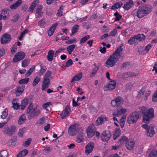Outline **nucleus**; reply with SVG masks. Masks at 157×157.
Wrapping results in <instances>:
<instances>
[{"label":"nucleus","instance_id":"de8ad7c7","mask_svg":"<svg viewBox=\"0 0 157 157\" xmlns=\"http://www.w3.org/2000/svg\"><path fill=\"white\" fill-rule=\"evenodd\" d=\"M145 90L144 88H142L138 92V95L137 96V98H140L144 94Z\"/></svg>","mask_w":157,"mask_h":157},{"label":"nucleus","instance_id":"052dcab7","mask_svg":"<svg viewBox=\"0 0 157 157\" xmlns=\"http://www.w3.org/2000/svg\"><path fill=\"white\" fill-rule=\"evenodd\" d=\"M46 22L44 19H42L38 22L39 25H40V26H43L45 24Z\"/></svg>","mask_w":157,"mask_h":157},{"label":"nucleus","instance_id":"0eeeda50","mask_svg":"<svg viewBox=\"0 0 157 157\" xmlns=\"http://www.w3.org/2000/svg\"><path fill=\"white\" fill-rule=\"evenodd\" d=\"M16 128L14 126H12L9 127L6 126L3 128L4 132L9 136H11L13 134L15 131Z\"/></svg>","mask_w":157,"mask_h":157},{"label":"nucleus","instance_id":"3c124183","mask_svg":"<svg viewBox=\"0 0 157 157\" xmlns=\"http://www.w3.org/2000/svg\"><path fill=\"white\" fill-rule=\"evenodd\" d=\"M29 62V60L27 59H25L22 62V66L24 67L28 65Z\"/></svg>","mask_w":157,"mask_h":157},{"label":"nucleus","instance_id":"680f3d73","mask_svg":"<svg viewBox=\"0 0 157 157\" xmlns=\"http://www.w3.org/2000/svg\"><path fill=\"white\" fill-rule=\"evenodd\" d=\"M73 63L72 60L71 59H69L66 62L65 66L67 67H69Z\"/></svg>","mask_w":157,"mask_h":157},{"label":"nucleus","instance_id":"2eb2a0df","mask_svg":"<svg viewBox=\"0 0 157 157\" xmlns=\"http://www.w3.org/2000/svg\"><path fill=\"white\" fill-rule=\"evenodd\" d=\"M116 85V81L115 80L109 82L108 85L105 86L106 90H113L115 88Z\"/></svg>","mask_w":157,"mask_h":157},{"label":"nucleus","instance_id":"9b49d317","mask_svg":"<svg viewBox=\"0 0 157 157\" xmlns=\"http://www.w3.org/2000/svg\"><path fill=\"white\" fill-rule=\"evenodd\" d=\"M133 12L134 15L137 16L139 18H141L147 15L142 8L135 9Z\"/></svg>","mask_w":157,"mask_h":157},{"label":"nucleus","instance_id":"6ab92c4d","mask_svg":"<svg viewBox=\"0 0 157 157\" xmlns=\"http://www.w3.org/2000/svg\"><path fill=\"white\" fill-rule=\"evenodd\" d=\"M58 25V23H56L53 25L49 29L48 31V35L49 36H52L54 33L55 30L56 26Z\"/></svg>","mask_w":157,"mask_h":157},{"label":"nucleus","instance_id":"f257e3e1","mask_svg":"<svg viewBox=\"0 0 157 157\" xmlns=\"http://www.w3.org/2000/svg\"><path fill=\"white\" fill-rule=\"evenodd\" d=\"M123 50L121 46L118 47L105 62V66L108 68L114 66L119 59L124 56Z\"/></svg>","mask_w":157,"mask_h":157},{"label":"nucleus","instance_id":"39448f33","mask_svg":"<svg viewBox=\"0 0 157 157\" xmlns=\"http://www.w3.org/2000/svg\"><path fill=\"white\" fill-rule=\"evenodd\" d=\"M80 129H82L78 126L76 124L71 125L68 128V133L70 136H73L77 133H79Z\"/></svg>","mask_w":157,"mask_h":157},{"label":"nucleus","instance_id":"7c9ffc66","mask_svg":"<svg viewBox=\"0 0 157 157\" xmlns=\"http://www.w3.org/2000/svg\"><path fill=\"white\" fill-rule=\"evenodd\" d=\"M28 102V99L27 98H25L22 101L21 109L23 110L27 106Z\"/></svg>","mask_w":157,"mask_h":157},{"label":"nucleus","instance_id":"4468645a","mask_svg":"<svg viewBox=\"0 0 157 157\" xmlns=\"http://www.w3.org/2000/svg\"><path fill=\"white\" fill-rule=\"evenodd\" d=\"M25 88V85L17 86L14 92V94L17 96H19L24 92Z\"/></svg>","mask_w":157,"mask_h":157},{"label":"nucleus","instance_id":"c85d7f7f","mask_svg":"<svg viewBox=\"0 0 157 157\" xmlns=\"http://www.w3.org/2000/svg\"><path fill=\"white\" fill-rule=\"evenodd\" d=\"M39 0H34L31 4L30 7L29 9V12H32L34 8L36 6V4L38 3Z\"/></svg>","mask_w":157,"mask_h":157},{"label":"nucleus","instance_id":"72a5a7b5","mask_svg":"<svg viewBox=\"0 0 157 157\" xmlns=\"http://www.w3.org/2000/svg\"><path fill=\"white\" fill-rule=\"evenodd\" d=\"M76 46L75 44H72L67 46V50L69 54L71 55L72 52L74 51Z\"/></svg>","mask_w":157,"mask_h":157},{"label":"nucleus","instance_id":"bb28decb","mask_svg":"<svg viewBox=\"0 0 157 157\" xmlns=\"http://www.w3.org/2000/svg\"><path fill=\"white\" fill-rule=\"evenodd\" d=\"M22 3L21 0H18L15 3L10 6V8L11 9H16L21 5Z\"/></svg>","mask_w":157,"mask_h":157},{"label":"nucleus","instance_id":"4d7b16f0","mask_svg":"<svg viewBox=\"0 0 157 157\" xmlns=\"http://www.w3.org/2000/svg\"><path fill=\"white\" fill-rule=\"evenodd\" d=\"M8 111L7 109H6L2 112V114L1 116V118L3 119L5 118L8 115Z\"/></svg>","mask_w":157,"mask_h":157},{"label":"nucleus","instance_id":"423d86ee","mask_svg":"<svg viewBox=\"0 0 157 157\" xmlns=\"http://www.w3.org/2000/svg\"><path fill=\"white\" fill-rule=\"evenodd\" d=\"M124 102V99L121 97L118 96L114 100H112L111 102L112 106L118 107L123 105Z\"/></svg>","mask_w":157,"mask_h":157},{"label":"nucleus","instance_id":"5fc2aeb1","mask_svg":"<svg viewBox=\"0 0 157 157\" xmlns=\"http://www.w3.org/2000/svg\"><path fill=\"white\" fill-rule=\"evenodd\" d=\"M90 37V36L89 35H86L80 40V44H82L84 43L86 40L89 39Z\"/></svg>","mask_w":157,"mask_h":157},{"label":"nucleus","instance_id":"f704fd0d","mask_svg":"<svg viewBox=\"0 0 157 157\" xmlns=\"http://www.w3.org/2000/svg\"><path fill=\"white\" fill-rule=\"evenodd\" d=\"M123 3L121 2H119L114 3L112 6L111 9L114 10L120 8L122 5Z\"/></svg>","mask_w":157,"mask_h":157},{"label":"nucleus","instance_id":"b1692460","mask_svg":"<svg viewBox=\"0 0 157 157\" xmlns=\"http://www.w3.org/2000/svg\"><path fill=\"white\" fill-rule=\"evenodd\" d=\"M95 131V130L88 127L86 130L88 137L89 138L92 137L94 135Z\"/></svg>","mask_w":157,"mask_h":157},{"label":"nucleus","instance_id":"c9c22d12","mask_svg":"<svg viewBox=\"0 0 157 157\" xmlns=\"http://www.w3.org/2000/svg\"><path fill=\"white\" fill-rule=\"evenodd\" d=\"M82 76V74L81 73H79L78 75L74 76L72 79L71 82H72L75 81H78L81 79Z\"/></svg>","mask_w":157,"mask_h":157},{"label":"nucleus","instance_id":"37998d69","mask_svg":"<svg viewBox=\"0 0 157 157\" xmlns=\"http://www.w3.org/2000/svg\"><path fill=\"white\" fill-rule=\"evenodd\" d=\"M122 68H124L126 69H129L130 68V63L129 62H126L123 63L122 65Z\"/></svg>","mask_w":157,"mask_h":157},{"label":"nucleus","instance_id":"aec40b11","mask_svg":"<svg viewBox=\"0 0 157 157\" xmlns=\"http://www.w3.org/2000/svg\"><path fill=\"white\" fill-rule=\"evenodd\" d=\"M147 15L151 11L152 6L149 5H145L141 8Z\"/></svg>","mask_w":157,"mask_h":157},{"label":"nucleus","instance_id":"c756f323","mask_svg":"<svg viewBox=\"0 0 157 157\" xmlns=\"http://www.w3.org/2000/svg\"><path fill=\"white\" fill-rule=\"evenodd\" d=\"M128 140H129L127 137L125 136H123L122 138H121V139L119 140L118 141V143L120 145H122L124 144H126Z\"/></svg>","mask_w":157,"mask_h":157},{"label":"nucleus","instance_id":"69168bd1","mask_svg":"<svg viewBox=\"0 0 157 157\" xmlns=\"http://www.w3.org/2000/svg\"><path fill=\"white\" fill-rule=\"evenodd\" d=\"M63 9L62 6L60 7L59 9L58 10L57 13V15L59 16H61L62 15V10H63Z\"/></svg>","mask_w":157,"mask_h":157},{"label":"nucleus","instance_id":"58836bf2","mask_svg":"<svg viewBox=\"0 0 157 157\" xmlns=\"http://www.w3.org/2000/svg\"><path fill=\"white\" fill-rule=\"evenodd\" d=\"M29 78L21 79L19 81L18 83L19 84H26L29 82Z\"/></svg>","mask_w":157,"mask_h":157},{"label":"nucleus","instance_id":"f8f14e48","mask_svg":"<svg viewBox=\"0 0 157 157\" xmlns=\"http://www.w3.org/2000/svg\"><path fill=\"white\" fill-rule=\"evenodd\" d=\"M126 109L125 108H120L114 110L113 113V116L117 117L120 116L122 114H124L126 113Z\"/></svg>","mask_w":157,"mask_h":157},{"label":"nucleus","instance_id":"ddd939ff","mask_svg":"<svg viewBox=\"0 0 157 157\" xmlns=\"http://www.w3.org/2000/svg\"><path fill=\"white\" fill-rule=\"evenodd\" d=\"M94 147V145L93 143L90 142L85 147V153L86 155H88L91 153Z\"/></svg>","mask_w":157,"mask_h":157},{"label":"nucleus","instance_id":"6e6552de","mask_svg":"<svg viewBox=\"0 0 157 157\" xmlns=\"http://www.w3.org/2000/svg\"><path fill=\"white\" fill-rule=\"evenodd\" d=\"M111 135L110 132L108 130L103 132L101 134V139L103 142H106L108 141L110 139Z\"/></svg>","mask_w":157,"mask_h":157},{"label":"nucleus","instance_id":"0e129e2a","mask_svg":"<svg viewBox=\"0 0 157 157\" xmlns=\"http://www.w3.org/2000/svg\"><path fill=\"white\" fill-rule=\"evenodd\" d=\"M52 148L48 146L46 147L44 149V151L45 152V153H49L52 151Z\"/></svg>","mask_w":157,"mask_h":157},{"label":"nucleus","instance_id":"473e14b6","mask_svg":"<svg viewBox=\"0 0 157 157\" xmlns=\"http://www.w3.org/2000/svg\"><path fill=\"white\" fill-rule=\"evenodd\" d=\"M135 38H136V41L138 40L139 41H141L145 38V36L143 34H139L135 36Z\"/></svg>","mask_w":157,"mask_h":157},{"label":"nucleus","instance_id":"412c9836","mask_svg":"<svg viewBox=\"0 0 157 157\" xmlns=\"http://www.w3.org/2000/svg\"><path fill=\"white\" fill-rule=\"evenodd\" d=\"M133 5V1L132 0L127 2L123 6V8L125 10H128Z\"/></svg>","mask_w":157,"mask_h":157},{"label":"nucleus","instance_id":"79ce46f5","mask_svg":"<svg viewBox=\"0 0 157 157\" xmlns=\"http://www.w3.org/2000/svg\"><path fill=\"white\" fill-rule=\"evenodd\" d=\"M35 67V66L34 65H33L32 66V67L30 68L29 70L27 71L25 75V77H27L31 74L32 73Z\"/></svg>","mask_w":157,"mask_h":157},{"label":"nucleus","instance_id":"bf43d9fd","mask_svg":"<svg viewBox=\"0 0 157 157\" xmlns=\"http://www.w3.org/2000/svg\"><path fill=\"white\" fill-rule=\"evenodd\" d=\"M117 31L116 29H113L110 33L109 35V36H114L117 33Z\"/></svg>","mask_w":157,"mask_h":157},{"label":"nucleus","instance_id":"6e6d98bb","mask_svg":"<svg viewBox=\"0 0 157 157\" xmlns=\"http://www.w3.org/2000/svg\"><path fill=\"white\" fill-rule=\"evenodd\" d=\"M128 42L130 45H132L134 43H135L136 42V40L135 36L129 39Z\"/></svg>","mask_w":157,"mask_h":157},{"label":"nucleus","instance_id":"393cba45","mask_svg":"<svg viewBox=\"0 0 157 157\" xmlns=\"http://www.w3.org/2000/svg\"><path fill=\"white\" fill-rule=\"evenodd\" d=\"M155 133V131L154 130V127L150 126L147 130L146 134L148 136H149L151 137L153 136Z\"/></svg>","mask_w":157,"mask_h":157},{"label":"nucleus","instance_id":"5701e85b","mask_svg":"<svg viewBox=\"0 0 157 157\" xmlns=\"http://www.w3.org/2000/svg\"><path fill=\"white\" fill-rule=\"evenodd\" d=\"M17 141V137L16 136H14L12 139L10 140L8 142V144L9 146L11 147L15 145Z\"/></svg>","mask_w":157,"mask_h":157},{"label":"nucleus","instance_id":"20e7f679","mask_svg":"<svg viewBox=\"0 0 157 157\" xmlns=\"http://www.w3.org/2000/svg\"><path fill=\"white\" fill-rule=\"evenodd\" d=\"M140 116L139 113L137 112L133 113L127 117V122L130 124L135 123L138 120Z\"/></svg>","mask_w":157,"mask_h":157},{"label":"nucleus","instance_id":"e2e57ef3","mask_svg":"<svg viewBox=\"0 0 157 157\" xmlns=\"http://www.w3.org/2000/svg\"><path fill=\"white\" fill-rule=\"evenodd\" d=\"M25 128H22L20 129L18 134L19 136H22L23 134L25 132Z\"/></svg>","mask_w":157,"mask_h":157},{"label":"nucleus","instance_id":"09e8293b","mask_svg":"<svg viewBox=\"0 0 157 157\" xmlns=\"http://www.w3.org/2000/svg\"><path fill=\"white\" fill-rule=\"evenodd\" d=\"M8 155V153L6 150L2 151L0 153V157H6Z\"/></svg>","mask_w":157,"mask_h":157},{"label":"nucleus","instance_id":"774afa93","mask_svg":"<svg viewBox=\"0 0 157 157\" xmlns=\"http://www.w3.org/2000/svg\"><path fill=\"white\" fill-rule=\"evenodd\" d=\"M134 87V84L131 83H129L126 85V88L128 89H131L132 87Z\"/></svg>","mask_w":157,"mask_h":157},{"label":"nucleus","instance_id":"7ed1b4c3","mask_svg":"<svg viewBox=\"0 0 157 157\" xmlns=\"http://www.w3.org/2000/svg\"><path fill=\"white\" fill-rule=\"evenodd\" d=\"M26 113L29 114L28 118L30 120L32 118H36L40 114V111L37 109V106L33 107V103H31L28 107L26 110Z\"/></svg>","mask_w":157,"mask_h":157},{"label":"nucleus","instance_id":"4be33fe9","mask_svg":"<svg viewBox=\"0 0 157 157\" xmlns=\"http://www.w3.org/2000/svg\"><path fill=\"white\" fill-rule=\"evenodd\" d=\"M106 117L104 116H101L95 122V125H98L104 123V121H105Z\"/></svg>","mask_w":157,"mask_h":157},{"label":"nucleus","instance_id":"a19ab883","mask_svg":"<svg viewBox=\"0 0 157 157\" xmlns=\"http://www.w3.org/2000/svg\"><path fill=\"white\" fill-rule=\"evenodd\" d=\"M42 8L41 6H39L36 10V13L38 14V17H40L43 13L41 12Z\"/></svg>","mask_w":157,"mask_h":157},{"label":"nucleus","instance_id":"e433bc0d","mask_svg":"<svg viewBox=\"0 0 157 157\" xmlns=\"http://www.w3.org/2000/svg\"><path fill=\"white\" fill-rule=\"evenodd\" d=\"M79 25H75L71 29V36H72L75 33H77L78 30Z\"/></svg>","mask_w":157,"mask_h":157},{"label":"nucleus","instance_id":"2f4dec72","mask_svg":"<svg viewBox=\"0 0 157 157\" xmlns=\"http://www.w3.org/2000/svg\"><path fill=\"white\" fill-rule=\"evenodd\" d=\"M28 151L27 149H24L21 151L17 155V157H22L25 156L28 153Z\"/></svg>","mask_w":157,"mask_h":157},{"label":"nucleus","instance_id":"cd10ccee","mask_svg":"<svg viewBox=\"0 0 157 157\" xmlns=\"http://www.w3.org/2000/svg\"><path fill=\"white\" fill-rule=\"evenodd\" d=\"M26 120V118L24 114H22L19 117L18 123L19 125H21L24 123Z\"/></svg>","mask_w":157,"mask_h":157},{"label":"nucleus","instance_id":"603ef678","mask_svg":"<svg viewBox=\"0 0 157 157\" xmlns=\"http://www.w3.org/2000/svg\"><path fill=\"white\" fill-rule=\"evenodd\" d=\"M157 151L155 150H152L149 154L148 157H156Z\"/></svg>","mask_w":157,"mask_h":157},{"label":"nucleus","instance_id":"a211bd4d","mask_svg":"<svg viewBox=\"0 0 157 157\" xmlns=\"http://www.w3.org/2000/svg\"><path fill=\"white\" fill-rule=\"evenodd\" d=\"M82 129H80L79 133L76 140V141L78 143H80L83 140V133L82 132Z\"/></svg>","mask_w":157,"mask_h":157},{"label":"nucleus","instance_id":"f03ea898","mask_svg":"<svg viewBox=\"0 0 157 157\" xmlns=\"http://www.w3.org/2000/svg\"><path fill=\"white\" fill-rule=\"evenodd\" d=\"M140 112L143 115V121L144 123H148L154 118V109L151 108L147 109L144 106L140 108Z\"/></svg>","mask_w":157,"mask_h":157},{"label":"nucleus","instance_id":"1a4fd4ad","mask_svg":"<svg viewBox=\"0 0 157 157\" xmlns=\"http://www.w3.org/2000/svg\"><path fill=\"white\" fill-rule=\"evenodd\" d=\"M11 39L10 35L8 33H5L3 35L1 38V43L2 44H6L9 42Z\"/></svg>","mask_w":157,"mask_h":157},{"label":"nucleus","instance_id":"dca6fc26","mask_svg":"<svg viewBox=\"0 0 157 157\" xmlns=\"http://www.w3.org/2000/svg\"><path fill=\"white\" fill-rule=\"evenodd\" d=\"M50 79L44 78L41 88L42 90H45L46 88L48 87L50 84Z\"/></svg>","mask_w":157,"mask_h":157},{"label":"nucleus","instance_id":"c03bdc74","mask_svg":"<svg viewBox=\"0 0 157 157\" xmlns=\"http://www.w3.org/2000/svg\"><path fill=\"white\" fill-rule=\"evenodd\" d=\"M98 69L99 68L98 67L94 68L93 69V71L90 74V77H93L94 75L96 74Z\"/></svg>","mask_w":157,"mask_h":157},{"label":"nucleus","instance_id":"f3484780","mask_svg":"<svg viewBox=\"0 0 157 157\" xmlns=\"http://www.w3.org/2000/svg\"><path fill=\"white\" fill-rule=\"evenodd\" d=\"M135 141L132 140H129L126 144L125 146L129 150H132L134 146Z\"/></svg>","mask_w":157,"mask_h":157},{"label":"nucleus","instance_id":"4c0bfd02","mask_svg":"<svg viewBox=\"0 0 157 157\" xmlns=\"http://www.w3.org/2000/svg\"><path fill=\"white\" fill-rule=\"evenodd\" d=\"M41 69L38 72V75H41L44 73L45 71L46 70L47 68L44 65H40Z\"/></svg>","mask_w":157,"mask_h":157},{"label":"nucleus","instance_id":"8fccbe9b","mask_svg":"<svg viewBox=\"0 0 157 157\" xmlns=\"http://www.w3.org/2000/svg\"><path fill=\"white\" fill-rule=\"evenodd\" d=\"M31 140L32 139L31 138H29L23 143V145L24 146L28 147L30 145Z\"/></svg>","mask_w":157,"mask_h":157},{"label":"nucleus","instance_id":"49530a36","mask_svg":"<svg viewBox=\"0 0 157 157\" xmlns=\"http://www.w3.org/2000/svg\"><path fill=\"white\" fill-rule=\"evenodd\" d=\"M70 113L63 110L62 113L60 114L62 119H63L68 117Z\"/></svg>","mask_w":157,"mask_h":157},{"label":"nucleus","instance_id":"a878e982","mask_svg":"<svg viewBox=\"0 0 157 157\" xmlns=\"http://www.w3.org/2000/svg\"><path fill=\"white\" fill-rule=\"evenodd\" d=\"M54 54V51L52 50H50L48 51L47 58L49 61H52L53 60Z\"/></svg>","mask_w":157,"mask_h":157},{"label":"nucleus","instance_id":"ea45409f","mask_svg":"<svg viewBox=\"0 0 157 157\" xmlns=\"http://www.w3.org/2000/svg\"><path fill=\"white\" fill-rule=\"evenodd\" d=\"M40 77L36 76L34 79L32 83V85L33 86H36L39 82L40 81Z\"/></svg>","mask_w":157,"mask_h":157},{"label":"nucleus","instance_id":"338daca9","mask_svg":"<svg viewBox=\"0 0 157 157\" xmlns=\"http://www.w3.org/2000/svg\"><path fill=\"white\" fill-rule=\"evenodd\" d=\"M152 100L153 101H157V90L156 91L155 93L153 95L152 98Z\"/></svg>","mask_w":157,"mask_h":157},{"label":"nucleus","instance_id":"a18cd8bd","mask_svg":"<svg viewBox=\"0 0 157 157\" xmlns=\"http://www.w3.org/2000/svg\"><path fill=\"white\" fill-rule=\"evenodd\" d=\"M114 16H116V18L115 20V21H119L121 19L122 16L121 15H120L117 12H115L114 14Z\"/></svg>","mask_w":157,"mask_h":157},{"label":"nucleus","instance_id":"9d476101","mask_svg":"<svg viewBox=\"0 0 157 157\" xmlns=\"http://www.w3.org/2000/svg\"><path fill=\"white\" fill-rule=\"evenodd\" d=\"M25 54L22 52H20L16 54L13 59V62H16L23 59L25 57Z\"/></svg>","mask_w":157,"mask_h":157},{"label":"nucleus","instance_id":"13d9d810","mask_svg":"<svg viewBox=\"0 0 157 157\" xmlns=\"http://www.w3.org/2000/svg\"><path fill=\"white\" fill-rule=\"evenodd\" d=\"M52 71H47L45 75L44 78L46 79H50L49 77H50L52 74Z\"/></svg>","mask_w":157,"mask_h":157},{"label":"nucleus","instance_id":"864d4df0","mask_svg":"<svg viewBox=\"0 0 157 157\" xmlns=\"http://www.w3.org/2000/svg\"><path fill=\"white\" fill-rule=\"evenodd\" d=\"M120 132L119 131H116L113 135V139L115 140L120 136Z\"/></svg>","mask_w":157,"mask_h":157}]
</instances>
